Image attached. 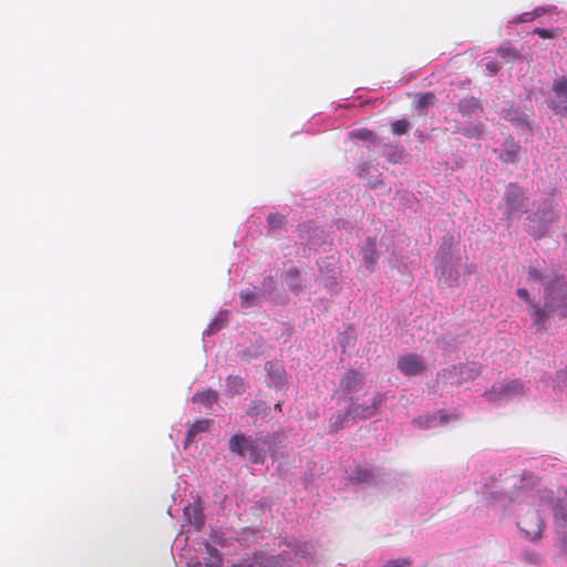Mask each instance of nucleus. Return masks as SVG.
I'll list each match as a JSON object with an SVG mask.
<instances>
[{
	"instance_id": "1",
	"label": "nucleus",
	"mask_w": 567,
	"mask_h": 567,
	"mask_svg": "<svg viewBox=\"0 0 567 567\" xmlns=\"http://www.w3.org/2000/svg\"><path fill=\"white\" fill-rule=\"evenodd\" d=\"M530 315L537 331H546L550 318H567V282L564 279L550 281L545 291L544 307L530 303Z\"/></svg>"
},
{
	"instance_id": "2",
	"label": "nucleus",
	"mask_w": 567,
	"mask_h": 567,
	"mask_svg": "<svg viewBox=\"0 0 567 567\" xmlns=\"http://www.w3.org/2000/svg\"><path fill=\"white\" fill-rule=\"evenodd\" d=\"M269 442L264 436H246L235 434L229 440V451L240 456H248L255 464H261L266 460Z\"/></svg>"
},
{
	"instance_id": "3",
	"label": "nucleus",
	"mask_w": 567,
	"mask_h": 567,
	"mask_svg": "<svg viewBox=\"0 0 567 567\" xmlns=\"http://www.w3.org/2000/svg\"><path fill=\"white\" fill-rule=\"evenodd\" d=\"M524 394V385L518 380L498 383L484 393V396L493 403L502 404L511 399Z\"/></svg>"
},
{
	"instance_id": "4",
	"label": "nucleus",
	"mask_w": 567,
	"mask_h": 567,
	"mask_svg": "<svg viewBox=\"0 0 567 567\" xmlns=\"http://www.w3.org/2000/svg\"><path fill=\"white\" fill-rule=\"evenodd\" d=\"M518 527L530 540L537 539L542 536L544 522L537 511H529L519 517Z\"/></svg>"
},
{
	"instance_id": "5",
	"label": "nucleus",
	"mask_w": 567,
	"mask_h": 567,
	"mask_svg": "<svg viewBox=\"0 0 567 567\" xmlns=\"http://www.w3.org/2000/svg\"><path fill=\"white\" fill-rule=\"evenodd\" d=\"M506 216L508 219L518 217L525 207L524 192L516 185H508L505 193Z\"/></svg>"
},
{
	"instance_id": "6",
	"label": "nucleus",
	"mask_w": 567,
	"mask_h": 567,
	"mask_svg": "<svg viewBox=\"0 0 567 567\" xmlns=\"http://www.w3.org/2000/svg\"><path fill=\"white\" fill-rule=\"evenodd\" d=\"M398 369L408 377L419 375L425 370V364L421 355L408 353L398 360Z\"/></svg>"
},
{
	"instance_id": "7",
	"label": "nucleus",
	"mask_w": 567,
	"mask_h": 567,
	"mask_svg": "<svg viewBox=\"0 0 567 567\" xmlns=\"http://www.w3.org/2000/svg\"><path fill=\"white\" fill-rule=\"evenodd\" d=\"M384 399V394L375 393L370 405L358 404L350 408L349 410H351L352 421H355L357 419L367 420L373 417L379 408L383 404Z\"/></svg>"
},
{
	"instance_id": "8",
	"label": "nucleus",
	"mask_w": 567,
	"mask_h": 567,
	"mask_svg": "<svg viewBox=\"0 0 567 567\" xmlns=\"http://www.w3.org/2000/svg\"><path fill=\"white\" fill-rule=\"evenodd\" d=\"M360 254L365 269L369 272H374L379 259L377 240L367 238L361 246Z\"/></svg>"
},
{
	"instance_id": "9",
	"label": "nucleus",
	"mask_w": 567,
	"mask_h": 567,
	"mask_svg": "<svg viewBox=\"0 0 567 567\" xmlns=\"http://www.w3.org/2000/svg\"><path fill=\"white\" fill-rule=\"evenodd\" d=\"M362 385L363 378L354 370H349L340 381L341 390L348 394L357 393L361 390Z\"/></svg>"
},
{
	"instance_id": "10",
	"label": "nucleus",
	"mask_w": 567,
	"mask_h": 567,
	"mask_svg": "<svg viewBox=\"0 0 567 567\" xmlns=\"http://www.w3.org/2000/svg\"><path fill=\"white\" fill-rule=\"evenodd\" d=\"M457 111L462 117L471 118L483 113V106L475 97L462 99L457 103Z\"/></svg>"
},
{
	"instance_id": "11",
	"label": "nucleus",
	"mask_w": 567,
	"mask_h": 567,
	"mask_svg": "<svg viewBox=\"0 0 567 567\" xmlns=\"http://www.w3.org/2000/svg\"><path fill=\"white\" fill-rule=\"evenodd\" d=\"M184 515L187 517V520L190 525H193L196 529H200L204 525V514L203 508L199 503L189 504L184 508Z\"/></svg>"
},
{
	"instance_id": "12",
	"label": "nucleus",
	"mask_w": 567,
	"mask_h": 567,
	"mask_svg": "<svg viewBox=\"0 0 567 567\" xmlns=\"http://www.w3.org/2000/svg\"><path fill=\"white\" fill-rule=\"evenodd\" d=\"M265 369L268 373L270 384L277 388L284 386L286 382L285 369L282 365L274 362H267Z\"/></svg>"
},
{
	"instance_id": "13",
	"label": "nucleus",
	"mask_w": 567,
	"mask_h": 567,
	"mask_svg": "<svg viewBox=\"0 0 567 567\" xmlns=\"http://www.w3.org/2000/svg\"><path fill=\"white\" fill-rule=\"evenodd\" d=\"M354 421H352L351 410L348 409L344 412H338L333 414L330 419V432L337 433L340 430L344 429L346 426H349Z\"/></svg>"
},
{
	"instance_id": "14",
	"label": "nucleus",
	"mask_w": 567,
	"mask_h": 567,
	"mask_svg": "<svg viewBox=\"0 0 567 567\" xmlns=\"http://www.w3.org/2000/svg\"><path fill=\"white\" fill-rule=\"evenodd\" d=\"M212 424L210 420L207 419H199L196 420L188 429L187 435H186V443H190L194 441L195 436L199 433L206 432L209 430Z\"/></svg>"
},
{
	"instance_id": "15",
	"label": "nucleus",
	"mask_w": 567,
	"mask_h": 567,
	"mask_svg": "<svg viewBox=\"0 0 567 567\" xmlns=\"http://www.w3.org/2000/svg\"><path fill=\"white\" fill-rule=\"evenodd\" d=\"M193 402L199 403L205 406H212L218 400V394L216 391L208 389L200 392H196L193 398Z\"/></svg>"
},
{
	"instance_id": "16",
	"label": "nucleus",
	"mask_w": 567,
	"mask_h": 567,
	"mask_svg": "<svg viewBox=\"0 0 567 567\" xmlns=\"http://www.w3.org/2000/svg\"><path fill=\"white\" fill-rule=\"evenodd\" d=\"M260 301V293L256 289H244L240 291V306L243 308H251L258 306Z\"/></svg>"
},
{
	"instance_id": "17",
	"label": "nucleus",
	"mask_w": 567,
	"mask_h": 567,
	"mask_svg": "<svg viewBox=\"0 0 567 567\" xmlns=\"http://www.w3.org/2000/svg\"><path fill=\"white\" fill-rule=\"evenodd\" d=\"M483 132L484 125L482 123H475L464 127H461L458 124H455L453 130V133H460L468 138L478 137L482 135Z\"/></svg>"
},
{
	"instance_id": "18",
	"label": "nucleus",
	"mask_w": 567,
	"mask_h": 567,
	"mask_svg": "<svg viewBox=\"0 0 567 567\" xmlns=\"http://www.w3.org/2000/svg\"><path fill=\"white\" fill-rule=\"evenodd\" d=\"M206 551L209 557L205 560V567H221V557L218 549L206 544Z\"/></svg>"
},
{
	"instance_id": "19",
	"label": "nucleus",
	"mask_w": 567,
	"mask_h": 567,
	"mask_svg": "<svg viewBox=\"0 0 567 567\" xmlns=\"http://www.w3.org/2000/svg\"><path fill=\"white\" fill-rule=\"evenodd\" d=\"M435 100H436V97H435L434 93H432V92L417 94L414 100L415 107L419 110H423V109L427 107L429 105H433L435 103Z\"/></svg>"
},
{
	"instance_id": "20",
	"label": "nucleus",
	"mask_w": 567,
	"mask_h": 567,
	"mask_svg": "<svg viewBox=\"0 0 567 567\" xmlns=\"http://www.w3.org/2000/svg\"><path fill=\"white\" fill-rule=\"evenodd\" d=\"M269 410V406L265 402L254 401L249 404L247 414L249 416L267 415Z\"/></svg>"
},
{
	"instance_id": "21",
	"label": "nucleus",
	"mask_w": 567,
	"mask_h": 567,
	"mask_svg": "<svg viewBox=\"0 0 567 567\" xmlns=\"http://www.w3.org/2000/svg\"><path fill=\"white\" fill-rule=\"evenodd\" d=\"M497 53L506 60V62H514L519 59V52L509 44H503L497 49Z\"/></svg>"
},
{
	"instance_id": "22",
	"label": "nucleus",
	"mask_w": 567,
	"mask_h": 567,
	"mask_svg": "<svg viewBox=\"0 0 567 567\" xmlns=\"http://www.w3.org/2000/svg\"><path fill=\"white\" fill-rule=\"evenodd\" d=\"M299 270L297 268H290L287 274H286V277L288 279V286L290 288V290H292L293 292H300L301 289H302V286L298 282V278H299Z\"/></svg>"
},
{
	"instance_id": "23",
	"label": "nucleus",
	"mask_w": 567,
	"mask_h": 567,
	"mask_svg": "<svg viewBox=\"0 0 567 567\" xmlns=\"http://www.w3.org/2000/svg\"><path fill=\"white\" fill-rule=\"evenodd\" d=\"M411 128V124L408 120H396L391 123V131L395 135H403L408 133Z\"/></svg>"
},
{
	"instance_id": "24",
	"label": "nucleus",
	"mask_w": 567,
	"mask_h": 567,
	"mask_svg": "<svg viewBox=\"0 0 567 567\" xmlns=\"http://www.w3.org/2000/svg\"><path fill=\"white\" fill-rule=\"evenodd\" d=\"M286 223V218L284 215L281 214H270L267 218V224H268V230L269 231H272V230H276L278 228H281Z\"/></svg>"
},
{
	"instance_id": "25",
	"label": "nucleus",
	"mask_w": 567,
	"mask_h": 567,
	"mask_svg": "<svg viewBox=\"0 0 567 567\" xmlns=\"http://www.w3.org/2000/svg\"><path fill=\"white\" fill-rule=\"evenodd\" d=\"M373 477L370 470L357 467L353 472L352 480L357 482H369Z\"/></svg>"
},
{
	"instance_id": "26",
	"label": "nucleus",
	"mask_w": 567,
	"mask_h": 567,
	"mask_svg": "<svg viewBox=\"0 0 567 567\" xmlns=\"http://www.w3.org/2000/svg\"><path fill=\"white\" fill-rule=\"evenodd\" d=\"M553 91L558 97H567V78L557 80L553 85Z\"/></svg>"
},
{
	"instance_id": "27",
	"label": "nucleus",
	"mask_w": 567,
	"mask_h": 567,
	"mask_svg": "<svg viewBox=\"0 0 567 567\" xmlns=\"http://www.w3.org/2000/svg\"><path fill=\"white\" fill-rule=\"evenodd\" d=\"M412 565L411 558L389 560L383 567H410Z\"/></svg>"
},
{
	"instance_id": "28",
	"label": "nucleus",
	"mask_w": 567,
	"mask_h": 567,
	"mask_svg": "<svg viewBox=\"0 0 567 567\" xmlns=\"http://www.w3.org/2000/svg\"><path fill=\"white\" fill-rule=\"evenodd\" d=\"M544 279L542 272L539 269L537 268H534V267H530L529 270H528V281L532 282V281H535V282H542Z\"/></svg>"
},
{
	"instance_id": "29",
	"label": "nucleus",
	"mask_w": 567,
	"mask_h": 567,
	"mask_svg": "<svg viewBox=\"0 0 567 567\" xmlns=\"http://www.w3.org/2000/svg\"><path fill=\"white\" fill-rule=\"evenodd\" d=\"M554 516L556 520L563 522L567 526V511L564 506H556Z\"/></svg>"
},
{
	"instance_id": "30",
	"label": "nucleus",
	"mask_w": 567,
	"mask_h": 567,
	"mask_svg": "<svg viewBox=\"0 0 567 567\" xmlns=\"http://www.w3.org/2000/svg\"><path fill=\"white\" fill-rule=\"evenodd\" d=\"M533 33L539 35L542 39H553L557 35V32L544 28H536Z\"/></svg>"
},
{
	"instance_id": "31",
	"label": "nucleus",
	"mask_w": 567,
	"mask_h": 567,
	"mask_svg": "<svg viewBox=\"0 0 567 567\" xmlns=\"http://www.w3.org/2000/svg\"><path fill=\"white\" fill-rule=\"evenodd\" d=\"M353 135H355L357 137L364 140V141H373L374 140L373 132H371L368 128H361V130L354 132Z\"/></svg>"
},
{
	"instance_id": "32",
	"label": "nucleus",
	"mask_w": 567,
	"mask_h": 567,
	"mask_svg": "<svg viewBox=\"0 0 567 567\" xmlns=\"http://www.w3.org/2000/svg\"><path fill=\"white\" fill-rule=\"evenodd\" d=\"M485 69L489 75H495L501 70V64L494 60H488L485 62Z\"/></svg>"
},
{
	"instance_id": "33",
	"label": "nucleus",
	"mask_w": 567,
	"mask_h": 567,
	"mask_svg": "<svg viewBox=\"0 0 567 567\" xmlns=\"http://www.w3.org/2000/svg\"><path fill=\"white\" fill-rule=\"evenodd\" d=\"M405 153L403 150L395 151L393 154L389 155V161L392 163H400L404 159Z\"/></svg>"
},
{
	"instance_id": "34",
	"label": "nucleus",
	"mask_w": 567,
	"mask_h": 567,
	"mask_svg": "<svg viewBox=\"0 0 567 567\" xmlns=\"http://www.w3.org/2000/svg\"><path fill=\"white\" fill-rule=\"evenodd\" d=\"M517 296L523 299L524 301L528 302V305L530 306V303H534L532 300H530V297H529V292L527 291V289L525 288H519L517 290Z\"/></svg>"
},
{
	"instance_id": "35",
	"label": "nucleus",
	"mask_w": 567,
	"mask_h": 567,
	"mask_svg": "<svg viewBox=\"0 0 567 567\" xmlns=\"http://www.w3.org/2000/svg\"><path fill=\"white\" fill-rule=\"evenodd\" d=\"M439 280H444L449 286H453L457 281V276L449 280V278L445 277V269H443L439 275Z\"/></svg>"
},
{
	"instance_id": "36",
	"label": "nucleus",
	"mask_w": 567,
	"mask_h": 567,
	"mask_svg": "<svg viewBox=\"0 0 567 567\" xmlns=\"http://www.w3.org/2000/svg\"><path fill=\"white\" fill-rule=\"evenodd\" d=\"M220 328V326L217 322H214L209 326L208 333H213L217 331Z\"/></svg>"
},
{
	"instance_id": "37",
	"label": "nucleus",
	"mask_w": 567,
	"mask_h": 567,
	"mask_svg": "<svg viewBox=\"0 0 567 567\" xmlns=\"http://www.w3.org/2000/svg\"><path fill=\"white\" fill-rule=\"evenodd\" d=\"M532 17L529 13H524L517 21L524 22V21H530Z\"/></svg>"
},
{
	"instance_id": "38",
	"label": "nucleus",
	"mask_w": 567,
	"mask_h": 567,
	"mask_svg": "<svg viewBox=\"0 0 567 567\" xmlns=\"http://www.w3.org/2000/svg\"><path fill=\"white\" fill-rule=\"evenodd\" d=\"M238 567H254V563H247V564H245V563L243 561V563H240V564L238 565Z\"/></svg>"
},
{
	"instance_id": "39",
	"label": "nucleus",
	"mask_w": 567,
	"mask_h": 567,
	"mask_svg": "<svg viewBox=\"0 0 567 567\" xmlns=\"http://www.w3.org/2000/svg\"><path fill=\"white\" fill-rule=\"evenodd\" d=\"M234 382L236 383V385H243V384H244V383H243V380H241L239 377H236V378L234 379Z\"/></svg>"
},
{
	"instance_id": "40",
	"label": "nucleus",
	"mask_w": 567,
	"mask_h": 567,
	"mask_svg": "<svg viewBox=\"0 0 567 567\" xmlns=\"http://www.w3.org/2000/svg\"><path fill=\"white\" fill-rule=\"evenodd\" d=\"M545 215H548V217L546 219L547 224L550 223L553 220V212H548Z\"/></svg>"
},
{
	"instance_id": "41",
	"label": "nucleus",
	"mask_w": 567,
	"mask_h": 567,
	"mask_svg": "<svg viewBox=\"0 0 567 567\" xmlns=\"http://www.w3.org/2000/svg\"><path fill=\"white\" fill-rule=\"evenodd\" d=\"M276 409L281 411V403L280 402L276 404Z\"/></svg>"
},
{
	"instance_id": "42",
	"label": "nucleus",
	"mask_w": 567,
	"mask_h": 567,
	"mask_svg": "<svg viewBox=\"0 0 567 567\" xmlns=\"http://www.w3.org/2000/svg\"><path fill=\"white\" fill-rule=\"evenodd\" d=\"M563 111L567 114V104L563 107Z\"/></svg>"
},
{
	"instance_id": "43",
	"label": "nucleus",
	"mask_w": 567,
	"mask_h": 567,
	"mask_svg": "<svg viewBox=\"0 0 567 567\" xmlns=\"http://www.w3.org/2000/svg\"><path fill=\"white\" fill-rule=\"evenodd\" d=\"M195 567H200V563H197Z\"/></svg>"
}]
</instances>
